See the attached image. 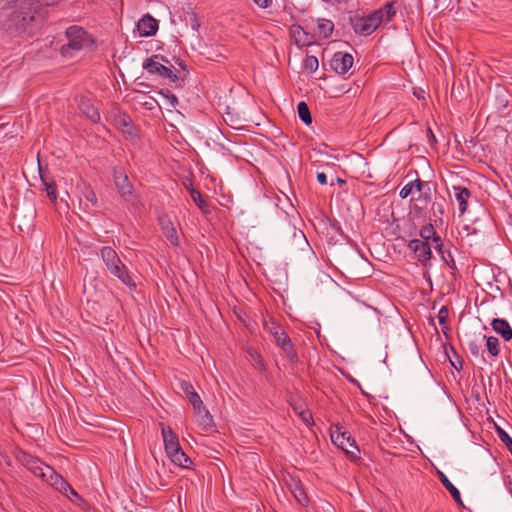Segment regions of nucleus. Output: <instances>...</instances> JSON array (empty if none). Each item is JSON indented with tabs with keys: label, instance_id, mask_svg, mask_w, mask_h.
<instances>
[{
	"label": "nucleus",
	"instance_id": "1",
	"mask_svg": "<svg viewBox=\"0 0 512 512\" xmlns=\"http://www.w3.org/2000/svg\"><path fill=\"white\" fill-rule=\"evenodd\" d=\"M36 0H0V23L10 33L24 32L34 21Z\"/></svg>",
	"mask_w": 512,
	"mask_h": 512
},
{
	"label": "nucleus",
	"instance_id": "2",
	"mask_svg": "<svg viewBox=\"0 0 512 512\" xmlns=\"http://www.w3.org/2000/svg\"><path fill=\"white\" fill-rule=\"evenodd\" d=\"M100 255L110 274L118 278L127 287H136V284L129 275L126 265L121 261L117 252L112 247L104 246L100 251Z\"/></svg>",
	"mask_w": 512,
	"mask_h": 512
},
{
	"label": "nucleus",
	"instance_id": "3",
	"mask_svg": "<svg viewBox=\"0 0 512 512\" xmlns=\"http://www.w3.org/2000/svg\"><path fill=\"white\" fill-rule=\"evenodd\" d=\"M165 451L170 460L177 466L188 468L192 461L181 448L177 435L170 427H162Z\"/></svg>",
	"mask_w": 512,
	"mask_h": 512
},
{
	"label": "nucleus",
	"instance_id": "4",
	"mask_svg": "<svg viewBox=\"0 0 512 512\" xmlns=\"http://www.w3.org/2000/svg\"><path fill=\"white\" fill-rule=\"evenodd\" d=\"M65 34L68 43L63 45L60 49L64 57H71L74 52L80 51L92 44L90 35L80 26L69 27Z\"/></svg>",
	"mask_w": 512,
	"mask_h": 512
},
{
	"label": "nucleus",
	"instance_id": "5",
	"mask_svg": "<svg viewBox=\"0 0 512 512\" xmlns=\"http://www.w3.org/2000/svg\"><path fill=\"white\" fill-rule=\"evenodd\" d=\"M143 69L151 75H157L163 79H169L172 82L179 80V76L174 71L173 65L162 55L156 54L147 58L143 63Z\"/></svg>",
	"mask_w": 512,
	"mask_h": 512
},
{
	"label": "nucleus",
	"instance_id": "6",
	"mask_svg": "<svg viewBox=\"0 0 512 512\" xmlns=\"http://www.w3.org/2000/svg\"><path fill=\"white\" fill-rule=\"evenodd\" d=\"M264 328L273 336L276 344L282 349L289 361L292 363L298 362L299 357L291 339L281 326L271 320L264 323Z\"/></svg>",
	"mask_w": 512,
	"mask_h": 512
},
{
	"label": "nucleus",
	"instance_id": "7",
	"mask_svg": "<svg viewBox=\"0 0 512 512\" xmlns=\"http://www.w3.org/2000/svg\"><path fill=\"white\" fill-rule=\"evenodd\" d=\"M379 13H371L368 16L355 15L350 17V23L356 34L368 36L381 25Z\"/></svg>",
	"mask_w": 512,
	"mask_h": 512
},
{
	"label": "nucleus",
	"instance_id": "8",
	"mask_svg": "<svg viewBox=\"0 0 512 512\" xmlns=\"http://www.w3.org/2000/svg\"><path fill=\"white\" fill-rule=\"evenodd\" d=\"M16 459L24 467H26L35 476L45 478L47 475L46 464H44L39 458L23 451L19 450L16 453Z\"/></svg>",
	"mask_w": 512,
	"mask_h": 512
},
{
	"label": "nucleus",
	"instance_id": "9",
	"mask_svg": "<svg viewBox=\"0 0 512 512\" xmlns=\"http://www.w3.org/2000/svg\"><path fill=\"white\" fill-rule=\"evenodd\" d=\"M331 439L335 445L344 450L352 458H357L359 448L355 440L352 439L347 432L341 431V428L337 426L336 429L331 432Z\"/></svg>",
	"mask_w": 512,
	"mask_h": 512
},
{
	"label": "nucleus",
	"instance_id": "10",
	"mask_svg": "<svg viewBox=\"0 0 512 512\" xmlns=\"http://www.w3.org/2000/svg\"><path fill=\"white\" fill-rule=\"evenodd\" d=\"M114 184L120 196L126 201H133L135 198L133 192V185L130 183L129 178L123 168L115 167L113 170Z\"/></svg>",
	"mask_w": 512,
	"mask_h": 512
},
{
	"label": "nucleus",
	"instance_id": "11",
	"mask_svg": "<svg viewBox=\"0 0 512 512\" xmlns=\"http://www.w3.org/2000/svg\"><path fill=\"white\" fill-rule=\"evenodd\" d=\"M408 248L415 254L417 260L424 266L432 258L431 242L420 239H412L408 243Z\"/></svg>",
	"mask_w": 512,
	"mask_h": 512
},
{
	"label": "nucleus",
	"instance_id": "12",
	"mask_svg": "<svg viewBox=\"0 0 512 512\" xmlns=\"http://www.w3.org/2000/svg\"><path fill=\"white\" fill-rule=\"evenodd\" d=\"M353 56L346 52H336L330 62L331 68L338 74H346L353 65Z\"/></svg>",
	"mask_w": 512,
	"mask_h": 512
},
{
	"label": "nucleus",
	"instance_id": "13",
	"mask_svg": "<svg viewBox=\"0 0 512 512\" xmlns=\"http://www.w3.org/2000/svg\"><path fill=\"white\" fill-rule=\"evenodd\" d=\"M47 475L44 480H46L51 486H53L56 490L67 496L69 499L71 497L68 494V489H70V484L60 475L58 474L51 466H46Z\"/></svg>",
	"mask_w": 512,
	"mask_h": 512
},
{
	"label": "nucleus",
	"instance_id": "14",
	"mask_svg": "<svg viewBox=\"0 0 512 512\" xmlns=\"http://www.w3.org/2000/svg\"><path fill=\"white\" fill-rule=\"evenodd\" d=\"M158 222L161 227V230L167 240L173 245L178 246L179 239L177 235L176 228L174 227L170 217L167 214H161L158 216Z\"/></svg>",
	"mask_w": 512,
	"mask_h": 512
},
{
	"label": "nucleus",
	"instance_id": "15",
	"mask_svg": "<svg viewBox=\"0 0 512 512\" xmlns=\"http://www.w3.org/2000/svg\"><path fill=\"white\" fill-rule=\"evenodd\" d=\"M77 103L80 112L93 123L100 121L99 109L94 105L91 99L81 96L77 98Z\"/></svg>",
	"mask_w": 512,
	"mask_h": 512
},
{
	"label": "nucleus",
	"instance_id": "16",
	"mask_svg": "<svg viewBox=\"0 0 512 512\" xmlns=\"http://www.w3.org/2000/svg\"><path fill=\"white\" fill-rule=\"evenodd\" d=\"M137 29L142 37L153 36L158 30V21L151 15L146 14L138 21Z\"/></svg>",
	"mask_w": 512,
	"mask_h": 512
},
{
	"label": "nucleus",
	"instance_id": "17",
	"mask_svg": "<svg viewBox=\"0 0 512 512\" xmlns=\"http://www.w3.org/2000/svg\"><path fill=\"white\" fill-rule=\"evenodd\" d=\"M180 389L186 395L187 399L189 400L194 410H203V401L201 400L199 394L195 391L193 385L189 381H181Z\"/></svg>",
	"mask_w": 512,
	"mask_h": 512
},
{
	"label": "nucleus",
	"instance_id": "18",
	"mask_svg": "<svg viewBox=\"0 0 512 512\" xmlns=\"http://www.w3.org/2000/svg\"><path fill=\"white\" fill-rule=\"evenodd\" d=\"M454 196L459 205L460 215H463L468 207V200L472 196L471 191L466 187L453 186Z\"/></svg>",
	"mask_w": 512,
	"mask_h": 512
},
{
	"label": "nucleus",
	"instance_id": "19",
	"mask_svg": "<svg viewBox=\"0 0 512 512\" xmlns=\"http://www.w3.org/2000/svg\"><path fill=\"white\" fill-rule=\"evenodd\" d=\"M491 326L505 341L512 339V328L506 320L495 318L492 320Z\"/></svg>",
	"mask_w": 512,
	"mask_h": 512
},
{
	"label": "nucleus",
	"instance_id": "20",
	"mask_svg": "<svg viewBox=\"0 0 512 512\" xmlns=\"http://www.w3.org/2000/svg\"><path fill=\"white\" fill-rule=\"evenodd\" d=\"M437 477L442 485L449 491L454 501L458 505L463 506V501L459 490L451 483L448 477L440 470L437 471Z\"/></svg>",
	"mask_w": 512,
	"mask_h": 512
},
{
	"label": "nucleus",
	"instance_id": "21",
	"mask_svg": "<svg viewBox=\"0 0 512 512\" xmlns=\"http://www.w3.org/2000/svg\"><path fill=\"white\" fill-rule=\"evenodd\" d=\"M381 16V24L390 22L397 13V2L389 1L380 9L374 11Z\"/></svg>",
	"mask_w": 512,
	"mask_h": 512
},
{
	"label": "nucleus",
	"instance_id": "22",
	"mask_svg": "<svg viewBox=\"0 0 512 512\" xmlns=\"http://www.w3.org/2000/svg\"><path fill=\"white\" fill-rule=\"evenodd\" d=\"M419 235L421 237L420 240L430 242L434 244V246H437V244L442 243L441 237L436 233L435 228L432 224H427L423 226L420 231Z\"/></svg>",
	"mask_w": 512,
	"mask_h": 512
},
{
	"label": "nucleus",
	"instance_id": "23",
	"mask_svg": "<svg viewBox=\"0 0 512 512\" xmlns=\"http://www.w3.org/2000/svg\"><path fill=\"white\" fill-rule=\"evenodd\" d=\"M432 199V192L430 184L426 187L422 188L419 191V197L416 199V204L414 205L415 210H422L428 206Z\"/></svg>",
	"mask_w": 512,
	"mask_h": 512
},
{
	"label": "nucleus",
	"instance_id": "24",
	"mask_svg": "<svg viewBox=\"0 0 512 512\" xmlns=\"http://www.w3.org/2000/svg\"><path fill=\"white\" fill-rule=\"evenodd\" d=\"M39 172H40V178H41V181L43 183V185L45 186V191L47 193V196L48 198L52 201V202H56L57 200V187H56V184L53 180H50L48 179L43 173H42V168L41 166H39Z\"/></svg>",
	"mask_w": 512,
	"mask_h": 512
},
{
	"label": "nucleus",
	"instance_id": "25",
	"mask_svg": "<svg viewBox=\"0 0 512 512\" xmlns=\"http://www.w3.org/2000/svg\"><path fill=\"white\" fill-rule=\"evenodd\" d=\"M290 490H291L293 496L295 497L296 501L301 506L305 507L308 505V503H309L308 496L299 481L294 482V484L290 486Z\"/></svg>",
	"mask_w": 512,
	"mask_h": 512
},
{
	"label": "nucleus",
	"instance_id": "26",
	"mask_svg": "<svg viewBox=\"0 0 512 512\" xmlns=\"http://www.w3.org/2000/svg\"><path fill=\"white\" fill-rule=\"evenodd\" d=\"M435 250L440 254L443 262L451 269L456 270V263L449 249L444 247L443 242L434 246Z\"/></svg>",
	"mask_w": 512,
	"mask_h": 512
},
{
	"label": "nucleus",
	"instance_id": "27",
	"mask_svg": "<svg viewBox=\"0 0 512 512\" xmlns=\"http://www.w3.org/2000/svg\"><path fill=\"white\" fill-rule=\"evenodd\" d=\"M334 29V24L328 19H318L317 21V32L322 38H328Z\"/></svg>",
	"mask_w": 512,
	"mask_h": 512
},
{
	"label": "nucleus",
	"instance_id": "28",
	"mask_svg": "<svg viewBox=\"0 0 512 512\" xmlns=\"http://www.w3.org/2000/svg\"><path fill=\"white\" fill-rule=\"evenodd\" d=\"M495 107L498 111L504 110L508 104V93L504 89H497L494 94Z\"/></svg>",
	"mask_w": 512,
	"mask_h": 512
},
{
	"label": "nucleus",
	"instance_id": "29",
	"mask_svg": "<svg viewBox=\"0 0 512 512\" xmlns=\"http://www.w3.org/2000/svg\"><path fill=\"white\" fill-rule=\"evenodd\" d=\"M119 124L122 127L123 133L129 135L130 137L137 136L136 127L133 125L131 118L128 115H123L119 119Z\"/></svg>",
	"mask_w": 512,
	"mask_h": 512
},
{
	"label": "nucleus",
	"instance_id": "30",
	"mask_svg": "<svg viewBox=\"0 0 512 512\" xmlns=\"http://www.w3.org/2000/svg\"><path fill=\"white\" fill-rule=\"evenodd\" d=\"M484 340L486 341L488 353L493 357H497L500 353V342L498 338L494 336H483L482 341Z\"/></svg>",
	"mask_w": 512,
	"mask_h": 512
},
{
	"label": "nucleus",
	"instance_id": "31",
	"mask_svg": "<svg viewBox=\"0 0 512 512\" xmlns=\"http://www.w3.org/2000/svg\"><path fill=\"white\" fill-rule=\"evenodd\" d=\"M297 112L300 120L303 123L306 125H310L312 123V116L309 107L304 101L298 103Z\"/></svg>",
	"mask_w": 512,
	"mask_h": 512
},
{
	"label": "nucleus",
	"instance_id": "32",
	"mask_svg": "<svg viewBox=\"0 0 512 512\" xmlns=\"http://www.w3.org/2000/svg\"><path fill=\"white\" fill-rule=\"evenodd\" d=\"M195 413L200 417V424L205 428H209L213 425V418L206 407L203 405V410H194Z\"/></svg>",
	"mask_w": 512,
	"mask_h": 512
},
{
	"label": "nucleus",
	"instance_id": "33",
	"mask_svg": "<svg viewBox=\"0 0 512 512\" xmlns=\"http://www.w3.org/2000/svg\"><path fill=\"white\" fill-rule=\"evenodd\" d=\"M295 37V43L299 46H307L311 44V40L308 39L307 33L301 28L298 27L293 31Z\"/></svg>",
	"mask_w": 512,
	"mask_h": 512
},
{
	"label": "nucleus",
	"instance_id": "34",
	"mask_svg": "<svg viewBox=\"0 0 512 512\" xmlns=\"http://www.w3.org/2000/svg\"><path fill=\"white\" fill-rule=\"evenodd\" d=\"M190 195H191L192 200L195 202V204H196V205H197V206H198L202 211H206V209H207L208 205H207L206 201L203 199V197H202L201 193H200L198 190H196V189L192 188V189L190 190Z\"/></svg>",
	"mask_w": 512,
	"mask_h": 512
},
{
	"label": "nucleus",
	"instance_id": "35",
	"mask_svg": "<svg viewBox=\"0 0 512 512\" xmlns=\"http://www.w3.org/2000/svg\"><path fill=\"white\" fill-rule=\"evenodd\" d=\"M319 62L315 56H306L303 61V68L309 72H315L318 69Z\"/></svg>",
	"mask_w": 512,
	"mask_h": 512
},
{
	"label": "nucleus",
	"instance_id": "36",
	"mask_svg": "<svg viewBox=\"0 0 512 512\" xmlns=\"http://www.w3.org/2000/svg\"><path fill=\"white\" fill-rule=\"evenodd\" d=\"M496 431L500 440L505 444L507 449L512 455V439L511 437L500 427L496 426Z\"/></svg>",
	"mask_w": 512,
	"mask_h": 512
},
{
	"label": "nucleus",
	"instance_id": "37",
	"mask_svg": "<svg viewBox=\"0 0 512 512\" xmlns=\"http://www.w3.org/2000/svg\"><path fill=\"white\" fill-rule=\"evenodd\" d=\"M158 95L168 101V105L172 108H175L178 104V99L174 94H171L168 90L165 92L164 90H159Z\"/></svg>",
	"mask_w": 512,
	"mask_h": 512
},
{
	"label": "nucleus",
	"instance_id": "38",
	"mask_svg": "<svg viewBox=\"0 0 512 512\" xmlns=\"http://www.w3.org/2000/svg\"><path fill=\"white\" fill-rule=\"evenodd\" d=\"M83 196L93 207H98V198L96 193L90 187L83 191Z\"/></svg>",
	"mask_w": 512,
	"mask_h": 512
},
{
	"label": "nucleus",
	"instance_id": "39",
	"mask_svg": "<svg viewBox=\"0 0 512 512\" xmlns=\"http://www.w3.org/2000/svg\"><path fill=\"white\" fill-rule=\"evenodd\" d=\"M449 310L446 306H442L438 312V321L441 327L447 328V320H448Z\"/></svg>",
	"mask_w": 512,
	"mask_h": 512
},
{
	"label": "nucleus",
	"instance_id": "40",
	"mask_svg": "<svg viewBox=\"0 0 512 512\" xmlns=\"http://www.w3.org/2000/svg\"><path fill=\"white\" fill-rule=\"evenodd\" d=\"M468 349L470 353L475 357H483V350L481 348V344L476 341H470L468 343Z\"/></svg>",
	"mask_w": 512,
	"mask_h": 512
},
{
	"label": "nucleus",
	"instance_id": "41",
	"mask_svg": "<svg viewBox=\"0 0 512 512\" xmlns=\"http://www.w3.org/2000/svg\"><path fill=\"white\" fill-rule=\"evenodd\" d=\"M147 110H154L156 107H160L159 102L152 96L145 97V100L140 102Z\"/></svg>",
	"mask_w": 512,
	"mask_h": 512
},
{
	"label": "nucleus",
	"instance_id": "42",
	"mask_svg": "<svg viewBox=\"0 0 512 512\" xmlns=\"http://www.w3.org/2000/svg\"><path fill=\"white\" fill-rule=\"evenodd\" d=\"M431 210H432V213H433V216L435 218L441 216L444 214V206H443V203L442 202H434L432 204V207H431Z\"/></svg>",
	"mask_w": 512,
	"mask_h": 512
},
{
	"label": "nucleus",
	"instance_id": "43",
	"mask_svg": "<svg viewBox=\"0 0 512 512\" xmlns=\"http://www.w3.org/2000/svg\"><path fill=\"white\" fill-rule=\"evenodd\" d=\"M413 192V185L412 181L407 183L399 192V196L402 199H406L409 195H411Z\"/></svg>",
	"mask_w": 512,
	"mask_h": 512
},
{
	"label": "nucleus",
	"instance_id": "44",
	"mask_svg": "<svg viewBox=\"0 0 512 512\" xmlns=\"http://www.w3.org/2000/svg\"><path fill=\"white\" fill-rule=\"evenodd\" d=\"M429 184V182L422 181L420 179H415L412 181L413 190L415 189L418 193L422 188L426 187Z\"/></svg>",
	"mask_w": 512,
	"mask_h": 512
},
{
	"label": "nucleus",
	"instance_id": "45",
	"mask_svg": "<svg viewBox=\"0 0 512 512\" xmlns=\"http://www.w3.org/2000/svg\"><path fill=\"white\" fill-rule=\"evenodd\" d=\"M253 2L259 7V8H269L272 5V0H253Z\"/></svg>",
	"mask_w": 512,
	"mask_h": 512
},
{
	"label": "nucleus",
	"instance_id": "46",
	"mask_svg": "<svg viewBox=\"0 0 512 512\" xmlns=\"http://www.w3.org/2000/svg\"><path fill=\"white\" fill-rule=\"evenodd\" d=\"M68 494L71 497V501L79 500L83 501L82 497L73 489V487L70 485V489H68Z\"/></svg>",
	"mask_w": 512,
	"mask_h": 512
},
{
	"label": "nucleus",
	"instance_id": "47",
	"mask_svg": "<svg viewBox=\"0 0 512 512\" xmlns=\"http://www.w3.org/2000/svg\"><path fill=\"white\" fill-rule=\"evenodd\" d=\"M317 181L321 184V185H325L327 184V176L324 172H318L317 173Z\"/></svg>",
	"mask_w": 512,
	"mask_h": 512
},
{
	"label": "nucleus",
	"instance_id": "48",
	"mask_svg": "<svg viewBox=\"0 0 512 512\" xmlns=\"http://www.w3.org/2000/svg\"><path fill=\"white\" fill-rule=\"evenodd\" d=\"M253 358H254V360H255L257 363H259V364H260V366H261V368H262V369H264V368H265L264 363H263V359H262V357H261L259 354H257V355H256V357H253Z\"/></svg>",
	"mask_w": 512,
	"mask_h": 512
},
{
	"label": "nucleus",
	"instance_id": "49",
	"mask_svg": "<svg viewBox=\"0 0 512 512\" xmlns=\"http://www.w3.org/2000/svg\"><path fill=\"white\" fill-rule=\"evenodd\" d=\"M458 362H459V366L455 365V362H453V361L451 360V364H452V366L455 368V370H460V369H462V360H458Z\"/></svg>",
	"mask_w": 512,
	"mask_h": 512
},
{
	"label": "nucleus",
	"instance_id": "50",
	"mask_svg": "<svg viewBox=\"0 0 512 512\" xmlns=\"http://www.w3.org/2000/svg\"><path fill=\"white\" fill-rule=\"evenodd\" d=\"M301 416L305 421L308 420V417L311 418V415L308 412H302Z\"/></svg>",
	"mask_w": 512,
	"mask_h": 512
},
{
	"label": "nucleus",
	"instance_id": "51",
	"mask_svg": "<svg viewBox=\"0 0 512 512\" xmlns=\"http://www.w3.org/2000/svg\"><path fill=\"white\" fill-rule=\"evenodd\" d=\"M428 134H429V137H431L433 140H435V136L430 128L428 129Z\"/></svg>",
	"mask_w": 512,
	"mask_h": 512
},
{
	"label": "nucleus",
	"instance_id": "52",
	"mask_svg": "<svg viewBox=\"0 0 512 512\" xmlns=\"http://www.w3.org/2000/svg\"><path fill=\"white\" fill-rule=\"evenodd\" d=\"M450 330V328L447 326V328L442 327L443 333L447 336V332Z\"/></svg>",
	"mask_w": 512,
	"mask_h": 512
},
{
	"label": "nucleus",
	"instance_id": "53",
	"mask_svg": "<svg viewBox=\"0 0 512 512\" xmlns=\"http://www.w3.org/2000/svg\"><path fill=\"white\" fill-rule=\"evenodd\" d=\"M302 238L304 239V241H305V244H308V241H307V238H306V236H305V235H302Z\"/></svg>",
	"mask_w": 512,
	"mask_h": 512
},
{
	"label": "nucleus",
	"instance_id": "54",
	"mask_svg": "<svg viewBox=\"0 0 512 512\" xmlns=\"http://www.w3.org/2000/svg\"><path fill=\"white\" fill-rule=\"evenodd\" d=\"M302 238L304 239V241H305V244H308V241H307V238H306V236H305V235H302Z\"/></svg>",
	"mask_w": 512,
	"mask_h": 512
},
{
	"label": "nucleus",
	"instance_id": "55",
	"mask_svg": "<svg viewBox=\"0 0 512 512\" xmlns=\"http://www.w3.org/2000/svg\"><path fill=\"white\" fill-rule=\"evenodd\" d=\"M302 238L304 239V241H305V244H308V241H307V238H306V236H305V235H302Z\"/></svg>",
	"mask_w": 512,
	"mask_h": 512
},
{
	"label": "nucleus",
	"instance_id": "56",
	"mask_svg": "<svg viewBox=\"0 0 512 512\" xmlns=\"http://www.w3.org/2000/svg\"><path fill=\"white\" fill-rule=\"evenodd\" d=\"M302 238L304 239V241H305V244H308V241H307V238H306V236H305V235H302Z\"/></svg>",
	"mask_w": 512,
	"mask_h": 512
},
{
	"label": "nucleus",
	"instance_id": "57",
	"mask_svg": "<svg viewBox=\"0 0 512 512\" xmlns=\"http://www.w3.org/2000/svg\"><path fill=\"white\" fill-rule=\"evenodd\" d=\"M337 181H338V183H344L345 182L344 180H342L340 178H337Z\"/></svg>",
	"mask_w": 512,
	"mask_h": 512
}]
</instances>
